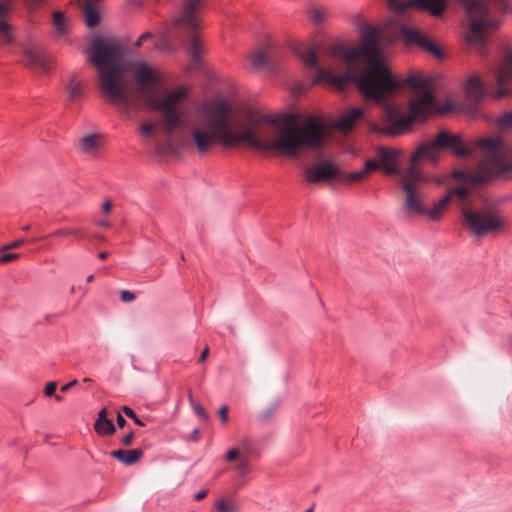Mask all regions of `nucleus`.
Returning a JSON list of instances; mask_svg holds the SVG:
<instances>
[{"label": "nucleus", "instance_id": "9b49d317", "mask_svg": "<svg viewBox=\"0 0 512 512\" xmlns=\"http://www.w3.org/2000/svg\"><path fill=\"white\" fill-rule=\"evenodd\" d=\"M338 174L339 168L329 161L318 162L304 170L305 181L311 184L328 182Z\"/></svg>", "mask_w": 512, "mask_h": 512}, {"label": "nucleus", "instance_id": "f704fd0d", "mask_svg": "<svg viewBox=\"0 0 512 512\" xmlns=\"http://www.w3.org/2000/svg\"><path fill=\"white\" fill-rule=\"evenodd\" d=\"M366 177V171L362 170V171H357V172H353V173H350L347 175V180L351 181V182H358V181H361L362 179H364Z\"/></svg>", "mask_w": 512, "mask_h": 512}, {"label": "nucleus", "instance_id": "f257e3e1", "mask_svg": "<svg viewBox=\"0 0 512 512\" xmlns=\"http://www.w3.org/2000/svg\"><path fill=\"white\" fill-rule=\"evenodd\" d=\"M383 27L364 25L361 45L348 49L329 48L325 55L315 46L300 52L305 65L314 71V85L327 84L344 90L355 82L359 91L375 101L382 109L380 122H370L369 130L376 134L397 136L405 133L416 120H425L437 109L432 93L434 80L421 73H412L404 80H396L382 55L380 40Z\"/></svg>", "mask_w": 512, "mask_h": 512}, {"label": "nucleus", "instance_id": "423d86ee", "mask_svg": "<svg viewBox=\"0 0 512 512\" xmlns=\"http://www.w3.org/2000/svg\"><path fill=\"white\" fill-rule=\"evenodd\" d=\"M205 6L204 0H184L181 10L174 17V27L179 31V37L190 38L187 52L191 58L188 70H200L204 47L198 36L201 27V14Z\"/></svg>", "mask_w": 512, "mask_h": 512}, {"label": "nucleus", "instance_id": "393cba45", "mask_svg": "<svg viewBox=\"0 0 512 512\" xmlns=\"http://www.w3.org/2000/svg\"><path fill=\"white\" fill-rule=\"evenodd\" d=\"M278 406V402H273L269 404L267 407H265L262 411L258 413V419L261 422L270 421L275 416Z\"/></svg>", "mask_w": 512, "mask_h": 512}, {"label": "nucleus", "instance_id": "864d4df0", "mask_svg": "<svg viewBox=\"0 0 512 512\" xmlns=\"http://www.w3.org/2000/svg\"><path fill=\"white\" fill-rule=\"evenodd\" d=\"M153 37V34L150 33V32H145L143 33L141 36H140V40H148V39H151Z\"/></svg>", "mask_w": 512, "mask_h": 512}, {"label": "nucleus", "instance_id": "680f3d73", "mask_svg": "<svg viewBox=\"0 0 512 512\" xmlns=\"http://www.w3.org/2000/svg\"><path fill=\"white\" fill-rule=\"evenodd\" d=\"M314 510V505H312L309 509H307L305 512H313Z\"/></svg>", "mask_w": 512, "mask_h": 512}, {"label": "nucleus", "instance_id": "09e8293b", "mask_svg": "<svg viewBox=\"0 0 512 512\" xmlns=\"http://www.w3.org/2000/svg\"><path fill=\"white\" fill-rule=\"evenodd\" d=\"M208 354H209V347L206 346L204 348V350L202 351V353H201V355H200V357L198 359V362H204L207 359Z\"/></svg>", "mask_w": 512, "mask_h": 512}, {"label": "nucleus", "instance_id": "5fc2aeb1", "mask_svg": "<svg viewBox=\"0 0 512 512\" xmlns=\"http://www.w3.org/2000/svg\"><path fill=\"white\" fill-rule=\"evenodd\" d=\"M108 255H109L108 252H105V251L98 253V257L101 260H105L108 257Z\"/></svg>", "mask_w": 512, "mask_h": 512}, {"label": "nucleus", "instance_id": "6e6552de", "mask_svg": "<svg viewBox=\"0 0 512 512\" xmlns=\"http://www.w3.org/2000/svg\"><path fill=\"white\" fill-rule=\"evenodd\" d=\"M465 9L470 25L467 42L483 48L485 34L498 26V21L491 15L485 0H458Z\"/></svg>", "mask_w": 512, "mask_h": 512}, {"label": "nucleus", "instance_id": "aec40b11", "mask_svg": "<svg viewBox=\"0 0 512 512\" xmlns=\"http://www.w3.org/2000/svg\"><path fill=\"white\" fill-rule=\"evenodd\" d=\"M83 11L85 14L86 23L89 27H94L100 20V15L91 1L85 0L83 3Z\"/></svg>", "mask_w": 512, "mask_h": 512}, {"label": "nucleus", "instance_id": "37998d69", "mask_svg": "<svg viewBox=\"0 0 512 512\" xmlns=\"http://www.w3.org/2000/svg\"><path fill=\"white\" fill-rule=\"evenodd\" d=\"M219 417L223 423L228 421V407L223 405L218 410Z\"/></svg>", "mask_w": 512, "mask_h": 512}, {"label": "nucleus", "instance_id": "b1692460", "mask_svg": "<svg viewBox=\"0 0 512 512\" xmlns=\"http://www.w3.org/2000/svg\"><path fill=\"white\" fill-rule=\"evenodd\" d=\"M81 145L85 152L92 153L99 147V138L96 135H87L82 138Z\"/></svg>", "mask_w": 512, "mask_h": 512}, {"label": "nucleus", "instance_id": "de8ad7c7", "mask_svg": "<svg viewBox=\"0 0 512 512\" xmlns=\"http://www.w3.org/2000/svg\"><path fill=\"white\" fill-rule=\"evenodd\" d=\"M77 380H72L71 382L65 384L64 386L61 387V391L62 392H67L69 389H71L72 387H74L76 384H77Z\"/></svg>", "mask_w": 512, "mask_h": 512}, {"label": "nucleus", "instance_id": "79ce46f5", "mask_svg": "<svg viewBox=\"0 0 512 512\" xmlns=\"http://www.w3.org/2000/svg\"><path fill=\"white\" fill-rule=\"evenodd\" d=\"M57 389V383L56 382H48L45 386V395L46 396H52L54 395L55 391Z\"/></svg>", "mask_w": 512, "mask_h": 512}, {"label": "nucleus", "instance_id": "13d9d810", "mask_svg": "<svg viewBox=\"0 0 512 512\" xmlns=\"http://www.w3.org/2000/svg\"><path fill=\"white\" fill-rule=\"evenodd\" d=\"M95 238H96L97 240H99V241H104V240H105L104 236L99 235V234L95 235Z\"/></svg>", "mask_w": 512, "mask_h": 512}, {"label": "nucleus", "instance_id": "f03ea898", "mask_svg": "<svg viewBox=\"0 0 512 512\" xmlns=\"http://www.w3.org/2000/svg\"><path fill=\"white\" fill-rule=\"evenodd\" d=\"M186 149L207 154L215 145L225 148L246 146L255 150L297 157L301 152L321 149L327 128L314 116L289 115L283 122L247 111L235 114L231 106L219 101L203 108L186 127Z\"/></svg>", "mask_w": 512, "mask_h": 512}, {"label": "nucleus", "instance_id": "6ab92c4d", "mask_svg": "<svg viewBox=\"0 0 512 512\" xmlns=\"http://www.w3.org/2000/svg\"><path fill=\"white\" fill-rule=\"evenodd\" d=\"M272 52L273 50L270 45L263 46L251 56L252 65L257 69L268 66L270 64Z\"/></svg>", "mask_w": 512, "mask_h": 512}, {"label": "nucleus", "instance_id": "c85d7f7f", "mask_svg": "<svg viewBox=\"0 0 512 512\" xmlns=\"http://www.w3.org/2000/svg\"><path fill=\"white\" fill-rule=\"evenodd\" d=\"M189 402H190V405L191 407L193 408L194 412L204 421H207L208 420V414L206 413V411L203 409V407L198 404L197 402H195L193 400V397H192V394L189 393Z\"/></svg>", "mask_w": 512, "mask_h": 512}, {"label": "nucleus", "instance_id": "6e6d98bb", "mask_svg": "<svg viewBox=\"0 0 512 512\" xmlns=\"http://www.w3.org/2000/svg\"><path fill=\"white\" fill-rule=\"evenodd\" d=\"M145 42L144 40H140V37L138 38V40L135 42L134 46L135 47H140L142 45V43Z\"/></svg>", "mask_w": 512, "mask_h": 512}, {"label": "nucleus", "instance_id": "f3484780", "mask_svg": "<svg viewBox=\"0 0 512 512\" xmlns=\"http://www.w3.org/2000/svg\"><path fill=\"white\" fill-rule=\"evenodd\" d=\"M465 91L469 99L479 102L486 94V87L478 76H473L467 81Z\"/></svg>", "mask_w": 512, "mask_h": 512}, {"label": "nucleus", "instance_id": "72a5a7b5", "mask_svg": "<svg viewBox=\"0 0 512 512\" xmlns=\"http://www.w3.org/2000/svg\"><path fill=\"white\" fill-rule=\"evenodd\" d=\"M240 458H241L240 448H238V447H235V448H232V449L228 450L226 455H225V459L228 462L239 460Z\"/></svg>", "mask_w": 512, "mask_h": 512}, {"label": "nucleus", "instance_id": "f8f14e48", "mask_svg": "<svg viewBox=\"0 0 512 512\" xmlns=\"http://www.w3.org/2000/svg\"><path fill=\"white\" fill-rule=\"evenodd\" d=\"M375 156L385 174L393 175L399 172L398 161L400 151L387 147H377L375 149Z\"/></svg>", "mask_w": 512, "mask_h": 512}, {"label": "nucleus", "instance_id": "a18cd8bd", "mask_svg": "<svg viewBox=\"0 0 512 512\" xmlns=\"http://www.w3.org/2000/svg\"><path fill=\"white\" fill-rule=\"evenodd\" d=\"M102 210L105 214H109L112 210V203L110 200H106L102 205Z\"/></svg>", "mask_w": 512, "mask_h": 512}, {"label": "nucleus", "instance_id": "bf43d9fd", "mask_svg": "<svg viewBox=\"0 0 512 512\" xmlns=\"http://www.w3.org/2000/svg\"><path fill=\"white\" fill-rule=\"evenodd\" d=\"M55 399L56 401L61 402L63 400V397L60 395H55Z\"/></svg>", "mask_w": 512, "mask_h": 512}, {"label": "nucleus", "instance_id": "ea45409f", "mask_svg": "<svg viewBox=\"0 0 512 512\" xmlns=\"http://www.w3.org/2000/svg\"><path fill=\"white\" fill-rule=\"evenodd\" d=\"M26 242L25 239H18V240H15L5 246L2 247V250L3 251H6V250H12V249H16V248H19L20 246H22L24 243Z\"/></svg>", "mask_w": 512, "mask_h": 512}, {"label": "nucleus", "instance_id": "4be33fe9", "mask_svg": "<svg viewBox=\"0 0 512 512\" xmlns=\"http://www.w3.org/2000/svg\"><path fill=\"white\" fill-rule=\"evenodd\" d=\"M94 429L99 435L102 436L112 435L116 431V427L110 419L103 421H95Z\"/></svg>", "mask_w": 512, "mask_h": 512}, {"label": "nucleus", "instance_id": "603ef678", "mask_svg": "<svg viewBox=\"0 0 512 512\" xmlns=\"http://www.w3.org/2000/svg\"><path fill=\"white\" fill-rule=\"evenodd\" d=\"M95 224L98 226H101V227H109L110 226V223L107 220H99V221H96Z\"/></svg>", "mask_w": 512, "mask_h": 512}, {"label": "nucleus", "instance_id": "c03bdc74", "mask_svg": "<svg viewBox=\"0 0 512 512\" xmlns=\"http://www.w3.org/2000/svg\"><path fill=\"white\" fill-rule=\"evenodd\" d=\"M108 419V412L106 408L99 411L96 421H103Z\"/></svg>", "mask_w": 512, "mask_h": 512}, {"label": "nucleus", "instance_id": "8fccbe9b", "mask_svg": "<svg viewBox=\"0 0 512 512\" xmlns=\"http://www.w3.org/2000/svg\"><path fill=\"white\" fill-rule=\"evenodd\" d=\"M126 423L127 422H126L125 418L120 413H118L117 414V424H118V426L120 428H124Z\"/></svg>", "mask_w": 512, "mask_h": 512}, {"label": "nucleus", "instance_id": "1a4fd4ad", "mask_svg": "<svg viewBox=\"0 0 512 512\" xmlns=\"http://www.w3.org/2000/svg\"><path fill=\"white\" fill-rule=\"evenodd\" d=\"M29 9H35L42 0H24ZM13 11L11 0L0 1V43L9 45L13 43V26L10 22V14Z\"/></svg>", "mask_w": 512, "mask_h": 512}, {"label": "nucleus", "instance_id": "20e7f679", "mask_svg": "<svg viewBox=\"0 0 512 512\" xmlns=\"http://www.w3.org/2000/svg\"><path fill=\"white\" fill-rule=\"evenodd\" d=\"M445 148L453 150L454 154L460 157L470 156L473 150L463 145L459 135H451L446 131H440L437 137L431 141L421 144L411 157L410 165L405 169L400 178L401 191L403 194V209L411 215H425L432 221H438L447 209L451 195L441 198L432 208L424 205V186L429 178L419 168V161L428 159L435 163L439 153Z\"/></svg>", "mask_w": 512, "mask_h": 512}, {"label": "nucleus", "instance_id": "c9c22d12", "mask_svg": "<svg viewBox=\"0 0 512 512\" xmlns=\"http://www.w3.org/2000/svg\"><path fill=\"white\" fill-rule=\"evenodd\" d=\"M20 256L21 255L19 253H6V254H3L2 256H0V262L3 264L9 263V262L19 259Z\"/></svg>", "mask_w": 512, "mask_h": 512}, {"label": "nucleus", "instance_id": "4468645a", "mask_svg": "<svg viewBox=\"0 0 512 512\" xmlns=\"http://www.w3.org/2000/svg\"><path fill=\"white\" fill-rule=\"evenodd\" d=\"M364 115V110L358 107H352L343 113L334 123V127L340 131H350L355 123Z\"/></svg>", "mask_w": 512, "mask_h": 512}, {"label": "nucleus", "instance_id": "473e14b6", "mask_svg": "<svg viewBox=\"0 0 512 512\" xmlns=\"http://www.w3.org/2000/svg\"><path fill=\"white\" fill-rule=\"evenodd\" d=\"M378 169H381L380 163L378 162L377 158L375 159H369L365 162V169L366 175L369 172L376 171Z\"/></svg>", "mask_w": 512, "mask_h": 512}, {"label": "nucleus", "instance_id": "4d7b16f0", "mask_svg": "<svg viewBox=\"0 0 512 512\" xmlns=\"http://www.w3.org/2000/svg\"><path fill=\"white\" fill-rule=\"evenodd\" d=\"M93 280H94V275L93 274L88 275L87 278H86L87 283H91Z\"/></svg>", "mask_w": 512, "mask_h": 512}, {"label": "nucleus", "instance_id": "cd10ccee", "mask_svg": "<svg viewBox=\"0 0 512 512\" xmlns=\"http://www.w3.org/2000/svg\"><path fill=\"white\" fill-rule=\"evenodd\" d=\"M469 187L466 184H462L449 191L447 195L457 196L459 199L464 200L469 195Z\"/></svg>", "mask_w": 512, "mask_h": 512}, {"label": "nucleus", "instance_id": "bb28decb", "mask_svg": "<svg viewBox=\"0 0 512 512\" xmlns=\"http://www.w3.org/2000/svg\"><path fill=\"white\" fill-rule=\"evenodd\" d=\"M53 24L59 34L66 32V23L62 12L56 11L53 13Z\"/></svg>", "mask_w": 512, "mask_h": 512}, {"label": "nucleus", "instance_id": "412c9836", "mask_svg": "<svg viewBox=\"0 0 512 512\" xmlns=\"http://www.w3.org/2000/svg\"><path fill=\"white\" fill-rule=\"evenodd\" d=\"M241 457H253L257 456L258 452L255 448L254 440L249 437H244L239 440V447Z\"/></svg>", "mask_w": 512, "mask_h": 512}, {"label": "nucleus", "instance_id": "58836bf2", "mask_svg": "<svg viewBox=\"0 0 512 512\" xmlns=\"http://www.w3.org/2000/svg\"><path fill=\"white\" fill-rule=\"evenodd\" d=\"M141 130V133L145 136V137H149L152 135V133L154 132L155 130V125L152 124V123H146V124H143L140 128Z\"/></svg>", "mask_w": 512, "mask_h": 512}, {"label": "nucleus", "instance_id": "69168bd1", "mask_svg": "<svg viewBox=\"0 0 512 512\" xmlns=\"http://www.w3.org/2000/svg\"><path fill=\"white\" fill-rule=\"evenodd\" d=\"M74 292H75V287H74V286H72V287H71V293H74Z\"/></svg>", "mask_w": 512, "mask_h": 512}, {"label": "nucleus", "instance_id": "2f4dec72", "mask_svg": "<svg viewBox=\"0 0 512 512\" xmlns=\"http://www.w3.org/2000/svg\"><path fill=\"white\" fill-rule=\"evenodd\" d=\"M121 410L125 413V415L131 418L137 425L144 426L145 423L138 418L135 412L128 406H123Z\"/></svg>", "mask_w": 512, "mask_h": 512}, {"label": "nucleus", "instance_id": "052dcab7", "mask_svg": "<svg viewBox=\"0 0 512 512\" xmlns=\"http://www.w3.org/2000/svg\"><path fill=\"white\" fill-rule=\"evenodd\" d=\"M83 382L90 383V382H92V380L90 378H85V379H83Z\"/></svg>", "mask_w": 512, "mask_h": 512}, {"label": "nucleus", "instance_id": "dca6fc26", "mask_svg": "<svg viewBox=\"0 0 512 512\" xmlns=\"http://www.w3.org/2000/svg\"><path fill=\"white\" fill-rule=\"evenodd\" d=\"M65 92L70 103H76L84 95V84L76 75H72L65 84Z\"/></svg>", "mask_w": 512, "mask_h": 512}, {"label": "nucleus", "instance_id": "7ed1b4c3", "mask_svg": "<svg viewBox=\"0 0 512 512\" xmlns=\"http://www.w3.org/2000/svg\"><path fill=\"white\" fill-rule=\"evenodd\" d=\"M89 61L99 73V87L105 97L121 111L128 113L139 111L141 103L132 95L126 75L129 74L135 84L136 92L150 109L161 113L168 135L182 125L180 104L186 98L188 90L179 87L160 97L152 89L160 84V72L146 61H128L124 57L121 43L112 38H95L89 49Z\"/></svg>", "mask_w": 512, "mask_h": 512}, {"label": "nucleus", "instance_id": "0eeeda50", "mask_svg": "<svg viewBox=\"0 0 512 512\" xmlns=\"http://www.w3.org/2000/svg\"><path fill=\"white\" fill-rule=\"evenodd\" d=\"M461 217L463 227L470 235L477 238L502 235L508 230L506 216L494 206H485L480 209L463 207Z\"/></svg>", "mask_w": 512, "mask_h": 512}, {"label": "nucleus", "instance_id": "49530a36", "mask_svg": "<svg viewBox=\"0 0 512 512\" xmlns=\"http://www.w3.org/2000/svg\"><path fill=\"white\" fill-rule=\"evenodd\" d=\"M208 494V490H201L194 495V499L197 501L203 500Z\"/></svg>", "mask_w": 512, "mask_h": 512}, {"label": "nucleus", "instance_id": "9d476101", "mask_svg": "<svg viewBox=\"0 0 512 512\" xmlns=\"http://www.w3.org/2000/svg\"><path fill=\"white\" fill-rule=\"evenodd\" d=\"M391 10L402 13L409 8L416 7L420 10L430 12L434 16H439L445 10L446 0H386Z\"/></svg>", "mask_w": 512, "mask_h": 512}, {"label": "nucleus", "instance_id": "a878e982", "mask_svg": "<svg viewBox=\"0 0 512 512\" xmlns=\"http://www.w3.org/2000/svg\"><path fill=\"white\" fill-rule=\"evenodd\" d=\"M215 506L218 512H237L238 510L236 502L224 498L217 500Z\"/></svg>", "mask_w": 512, "mask_h": 512}, {"label": "nucleus", "instance_id": "0e129e2a", "mask_svg": "<svg viewBox=\"0 0 512 512\" xmlns=\"http://www.w3.org/2000/svg\"><path fill=\"white\" fill-rule=\"evenodd\" d=\"M508 339H509L510 344L512 345V334L509 336Z\"/></svg>", "mask_w": 512, "mask_h": 512}, {"label": "nucleus", "instance_id": "e433bc0d", "mask_svg": "<svg viewBox=\"0 0 512 512\" xmlns=\"http://www.w3.org/2000/svg\"><path fill=\"white\" fill-rule=\"evenodd\" d=\"M136 298L135 294L131 291H128V290H122L120 292V299L125 302V303H129V302H132L134 301Z\"/></svg>", "mask_w": 512, "mask_h": 512}, {"label": "nucleus", "instance_id": "a19ab883", "mask_svg": "<svg viewBox=\"0 0 512 512\" xmlns=\"http://www.w3.org/2000/svg\"><path fill=\"white\" fill-rule=\"evenodd\" d=\"M135 434L133 431L127 433L124 437L121 439L122 445L128 447L131 446L134 440Z\"/></svg>", "mask_w": 512, "mask_h": 512}, {"label": "nucleus", "instance_id": "3c124183", "mask_svg": "<svg viewBox=\"0 0 512 512\" xmlns=\"http://www.w3.org/2000/svg\"><path fill=\"white\" fill-rule=\"evenodd\" d=\"M199 434H200L199 429H198V428H195V429L191 432L190 439H191L192 441H196V440H198V438H199Z\"/></svg>", "mask_w": 512, "mask_h": 512}, {"label": "nucleus", "instance_id": "ddd939ff", "mask_svg": "<svg viewBox=\"0 0 512 512\" xmlns=\"http://www.w3.org/2000/svg\"><path fill=\"white\" fill-rule=\"evenodd\" d=\"M403 34L409 43L421 47L423 50L429 52L437 59H442L444 57L442 49L433 43L422 32L417 30L403 29Z\"/></svg>", "mask_w": 512, "mask_h": 512}, {"label": "nucleus", "instance_id": "c756f323", "mask_svg": "<svg viewBox=\"0 0 512 512\" xmlns=\"http://www.w3.org/2000/svg\"><path fill=\"white\" fill-rule=\"evenodd\" d=\"M52 236H68V235H75V236H83V232L79 229H69V228H63L58 229L54 231Z\"/></svg>", "mask_w": 512, "mask_h": 512}, {"label": "nucleus", "instance_id": "39448f33", "mask_svg": "<svg viewBox=\"0 0 512 512\" xmlns=\"http://www.w3.org/2000/svg\"><path fill=\"white\" fill-rule=\"evenodd\" d=\"M495 88L491 94L495 99H501L512 94V47L504 50L498 67L494 71ZM497 124L505 129L512 126V111L499 117ZM477 146L482 151V159L474 171H454L456 180L478 185L493 178L512 172V159L506 157L503 143L498 138H481Z\"/></svg>", "mask_w": 512, "mask_h": 512}, {"label": "nucleus", "instance_id": "e2e57ef3", "mask_svg": "<svg viewBox=\"0 0 512 512\" xmlns=\"http://www.w3.org/2000/svg\"><path fill=\"white\" fill-rule=\"evenodd\" d=\"M29 229H30V226H29V225L24 226V227L22 228V230H23V231H28Z\"/></svg>", "mask_w": 512, "mask_h": 512}, {"label": "nucleus", "instance_id": "7c9ffc66", "mask_svg": "<svg viewBox=\"0 0 512 512\" xmlns=\"http://www.w3.org/2000/svg\"><path fill=\"white\" fill-rule=\"evenodd\" d=\"M236 469H237V471H238V473L240 475L247 474L249 472V470H250L248 459L245 458V457H241L238 460V463L236 465Z\"/></svg>", "mask_w": 512, "mask_h": 512}, {"label": "nucleus", "instance_id": "2eb2a0df", "mask_svg": "<svg viewBox=\"0 0 512 512\" xmlns=\"http://www.w3.org/2000/svg\"><path fill=\"white\" fill-rule=\"evenodd\" d=\"M23 56L24 64L27 67L31 69L41 70L43 72H46L48 70L46 60L41 51L34 48L25 49L23 52Z\"/></svg>", "mask_w": 512, "mask_h": 512}, {"label": "nucleus", "instance_id": "a211bd4d", "mask_svg": "<svg viewBox=\"0 0 512 512\" xmlns=\"http://www.w3.org/2000/svg\"><path fill=\"white\" fill-rule=\"evenodd\" d=\"M111 457L117 459L124 465H133L143 457V450L137 448L132 450H114L110 453Z\"/></svg>", "mask_w": 512, "mask_h": 512}, {"label": "nucleus", "instance_id": "5701e85b", "mask_svg": "<svg viewBox=\"0 0 512 512\" xmlns=\"http://www.w3.org/2000/svg\"><path fill=\"white\" fill-rule=\"evenodd\" d=\"M308 14L312 22L317 25L322 24L328 15L326 9L321 7H311L308 10Z\"/></svg>", "mask_w": 512, "mask_h": 512}, {"label": "nucleus", "instance_id": "4c0bfd02", "mask_svg": "<svg viewBox=\"0 0 512 512\" xmlns=\"http://www.w3.org/2000/svg\"><path fill=\"white\" fill-rule=\"evenodd\" d=\"M495 6L500 8L502 11L507 12L510 11L509 0H490Z\"/></svg>", "mask_w": 512, "mask_h": 512}]
</instances>
